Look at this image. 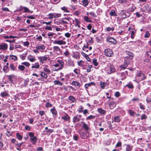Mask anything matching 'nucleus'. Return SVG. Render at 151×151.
<instances>
[{"label":"nucleus","mask_w":151,"mask_h":151,"mask_svg":"<svg viewBox=\"0 0 151 151\" xmlns=\"http://www.w3.org/2000/svg\"><path fill=\"white\" fill-rule=\"evenodd\" d=\"M105 55L107 56L111 57L113 55L112 51L110 49H106L104 51Z\"/></svg>","instance_id":"obj_1"},{"label":"nucleus","mask_w":151,"mask_h":151,"mask_svg":"<svg viewBox=\"0 0 151 151\" xmlns=\"http://www.w3.org/2000/svg\"><path fill=\"white\" fill-rule=\"evenodd\" d=\"M106 40L108 42L115 45L117 43V41L114 38L111 37H108L107 38Z\"/></svg>","instance_id":"obj_2"},{"label":"nucleus","mask_w":151,"mask_h":151,"mask_svg":"<svg viewBox=\"0 0 151 151\" xmlns=\"http://www.w3.org/2000/svg\"><path fill=\"white\" fill-rule=\"evenodd\" d=\"M130 63V62L127 60L125 59V61L123 65H122L120 66V68L121 69H125L127 68L128 65Z\"/></svg>","instance_id":"obj_3"},{"label":"nucleus","mask_w":151,"mask_h":151,"mask_svg":"<svg viewBox=\"0 0 151 151\" xmlns=\"http://www.w3.org/2000/svg\"><path fill=\"white\" fill-rule=\"evenodd\" d=\"M80 134L81 137L82 139H87L88 137H89V134L88 133H84L83 132H82L80 133Z\"/></svg>","instance_id":"obj_4"},{"label":"nucleus","mask_w":151,"mask_h":151,"mask_svg":"<svg viewBox=\"0 0 151 151\" xmlns=\"http://www.w3.org/2000/svg\"><path fill=\"white\" fill-rule=\"evenodd\" d=\"M8 48L7 45L5 43L0 45V50H6Z\"/></svg>","instance_id":"obj_5"},{"label":"nucleus","mask_w":151,"mask_h":151,"mask_svg":"<svg viewBox=\"0 0 151 151\" xmlns=\"http://www.w3.org/2000/svg\"><path fill=\"white\" fill-rule=\"evenodd\" d=\"M54 44H58L59 45H65L66 43V42L65 41H63L62 40H55L53 42Z\"/></svg>","instance_id":"obj_6"},{"label":"nucleus","mask_w":151,"mask_h":151,"mask_svg":"<svg viewBox=\"0 0 151 151\" xmlns=\"http://www.w3.org/2000/svg\"><path fill=\"white\" fill-rule=\"evenodd\" d=\"M144 8L147 11V12L151 13V7L149 5L147 4L144 6Z\"/></svg>","instance_id":"obj_7"},{"label":"nucleus","mask_w":151,"mask_h":151,"mask_svg":"<svg viewBox=\"0 0 151 151\" xmlns=\"http://www.w3.org/2000/svg\"><path fill=\"white\" fill-rule=\"evenodd\" d=\"M130 14L127 12L126 13H122L121 14V16L122 19H125L126 18L129 17L130 16Z\"/></svg>","instance_id":"obj_8"},{"label":"nucleus","mask_w":151,"mask_h":151,"mask_svg":"<svg viewBox=\"0 0 151 151\" xmlns=\"http://www.w3.org/2000/svg\"><path fill=\"white\" fill-rule=\"evenodd\" d=\"M30 140L32 142V143L33 144H35L37 142V137L36 136H34V137L30 138Z\"/></svg>","instance_id":"obj_9"},{"label":"nucleus","mask_w":151,"mask_h":151,"mask_svg":"<svg viewBox=\"0 0 151 151\" xmlns=\"http://www.w3.org/2000/svg\"><path fill=\"white\" fill-rule=\"evenodd\" d=\"M116 103L114 101H112L109 102V106L110 108L112 109L116 106Z\"/></svg>","instance_id":"obj_10"},{"label":"nucleus","mask_w":151,"mask_h":151,"mask_svg":"<svg viewBox=\"0 0 151 151\" xmlns=\"http://www.w3.org/2000/svg\"><path fill=\"white\" fill-rule=\"evenodd\" d=\"M0 96H1L2 97L5 98L7 96H9V94H8L7 92L6 91H4L1 92V93Z\"/></svg>","instance_id":"obj_11"},{"label":"nucleus","mask_w":151,"mask_h":151,"mask_svg":"<svg viewBox=\"0 0 151 151\" xmlns=\"http://www.w3.org/2000/svg\"><path fill=\"white\" fill-rule=\"evenodd\" d=\"M61 118L65 121H68L70 120V117L67 114L65 113V115L62 117Z\"/></svg>","instance_id":"obj_12"},{"label":"nucleus","mask_w":151,"mask_h":151,"mask_svg":"<svg viewBox=\"0 0 151 151\" xmlns=\"http://www.w3.org/2000/svg\"><path fill=\"white\" fill-rule=\"evenodd\" d=\"M81 122L83 124L82 127L86 131H87L89 129V128L88 125L83 122Z\"/></svg>","instance_id":"obj_13"},{"label":"nucleus","mask_w":151,"mask_h":151,"mask_svg":"<svg viewBox=\"0 0 151 151\" xmlns=\"http://www.w3.org/2000/svg\"><path fill=\"white\" fill-rule=\"evenodd\" d=\"M80 120V119L78 118V115L74 116L73 119V122L74 123L79 122Z\"/></svg>","instance_id":"obj_14"},{"label":"nucleus","mask_w":151,"mask_h":151,"mask_svg":"<svg viewBox=\"0 0 151 151\" xmlns=\"http://www.w3.org/2000/svg\"><path fill=\"white\" fill-rule=\"evenodd\" d=\"M95 83L93 82H91L90 83H86L85 85V87L86 88H88L89 87L91 86L92 85H94Z\"/></svg>","instance_id":"obj_15"},{"label":"nucleus","mask_w":151,"mask_h":151,"mask_svg":"<svg viewBox=\"0 0 151 151\" xmlns=\"http://www.w3.org/2000/svg\"><path fill=\"white\" fill-rule=\"evenodd\" d=\"M82 3V5L84 6H87L89 3V1L88 0H83Z\"/></svg>","instance_id":"obj_16"},{"label":"nucleus","mask_w":151,"mask_h":151,"mask_svg":"<svg viewBox=\"0 0 151 151\" xmlns=\"http://www.w3.org/2000/svg\"><path fill=\"white\" fill-rule=\"evenodd\" d=\"M98 112L102 114H104L106 113V111L105 110L101 108H99L98 109Z\"/></svg>","instance_id":"obj_17"},{"label":"nucleus","mask_w":151,"mask_h":151,"mask_svg":"<svg viewBox=\"0 0 151 151\" xmlns=\"http://www.w3.org/2000/svg\"><path fill=\"white\" fill-rule=\"evenodd\" d=\"M109 69L110 72L109 73V72H108L109 73H111L114 72L115 71V69L114 68V66L112 65H110L109 68Z\"/></svg>","instance_id":"obj_18"},{"label":"nucleus","mask_w":151,"mask_h":151,"mask_svg":"<svg viewBox=\"0 0 151 151\" xmlns=\"http://www.w3.org/2000/svg\"><path fill=\"white\" fill-rule=\"evenodd\" d=\"M36 48L38 50H44L45 48V47L43 45H40L39 46H36Z\"/></svg>","instance_id":"obj_19"},{"label":"nucleus","mask_w":151,"mask_h":151,"mask_svg":"<svg viewBox=\"0 0 151 151\" xmlns=\"http://www.w3.org/2000/svg\"><path fill=\"white\" fill-rule=\"evenodd\" d=\"M50 111L53 115H55V116L57 115V111H56L55 108L54 107L53 108L51 109Z\"/></svg>","instance_id":"obj_20"},{"label":"nucleus","mask_w":151,"mask_h":151,"mask_svg":"<svg viewBox=\"0 0 151 151\" xmlns=\"http://www.w3.org/2000/svg\"><path fill=\"white\" fill-rule=\"evenodd\" d=\"M109 14L111 16H116L117 15V14L114 10H112L110 12Z\"/></svg>","instance_id":"obj_21"},{"label":"nucleus","mask_w":151,"mask_h":151,"mask_svg":"<svg viewBox=\"0 0 151 151\" xmlns=\"http://www.w3.org/2000/svg\"><path fill=\"white\" fill-rule=\"evenodd\" d=\"M72 84L76 86H81V84L79 83L76 81H72Z\"/></svg>","instance_id":"obj_22"},{"label":"nucleus","mask_w":151,"mask_h":151,"mask_svg":"<svg viewBox=\"0 0 151 151\" xmlns=\"http://www.w3.org/2000/svg\"><path fill=\"white\" fill-rule=\"evenodd\" d=\"M84 20L87 22H92V21L90 20V19L87 16H85L84 18Z\"/></svg>","instance_id":"obj_23"},{"label":"nucleus","mask_w":151,"mask_h":151,"mask_svg":"<svg viewBox=\"0 0 151 151\" xmlns=\"http://www.w3.org/2000/svg\"><path fill=\"white\" fill-rule=\"evenodd\" d=\"M127 147L126 148V151H130L132 148V146H131L129 145H125Z\"/></svg>","instance_id":"obj_24"},{"label":"nucleus","mask_w":151,"mask_h":151,"mask_svg":"<svg viewBox=\"0 0 151 151\" xmlns=\"http://www.w3.org/2000/svg\"><path fill=\"white\" fill-rule=\"evenodd\" d=\"M17 138L19 140H21L22 139V136L20 135L19 133H16Z\"/></svg>","instance_id":"obj_25"},{"label":"nucleus","mask_w":151,"mask_h":151,"mask_svg":"<svg viewBox=\"0 0 151 151\" xmlns=\"http://www.w3.org/2000/svg\"><path fill=\"white\" fill-rule=\"evenodd\" d=\"M144 74L141 71H138L137 72L136 76L138 77H140L142 75H144Z\"/></svg>","instance_id":"obj_26"},{"label":"nucleus","mask_w":151,"mask_h":151,"mask_svg":"<svg viewBox=\"0 0 151 151\" xmlns=\"http://www.w3.org/2000/svg\"><path fill=\"white\" fill-rule=\"evenodd\" d=\"M54 83L55 85H58L60 86H61L63 85L62 83L60 82L59 81H54Z\"/></svg>","instance_id":"obj_27"},{"label":"nucleus","mask_w":151,"mask_h":151,"mask_svg":"<svg viewBox=\"0 0 151 151\" xmlns=\"http://www.w3.org/2000/svg\"><path fill=\"white\" fill-rule=\"evenodd\" d=\"M53 51L54 52H55V51L60 52V49L58 46H54L53 47Z\"/></svg>","instance_id":"obj_28"},{"label":"nucleus","mask_w":151,"mask_h":151,"mask_svg":"<svg viewBox=\"0 0 151 151\" xmlns=\"http://www.w3.org/2000/svg\"><path fill=\"white\" fill-rule=\"evenodd\" d=\"M9 69L8 66H4L3 68V71L5 73L8 72L9 71Z\"/></svg>","instance_id":"obj_29"},{"label":"nucleus","mask_w":151,"mask_h":151,"mask_svg":"<svg viewBox=\"0 0 151 151\" xmlns=\"http://www.w3.org/2000/svg\"><path fill=\"white\" fill-rule=\"evenodd\" d=\"M18 68L19 70L23 71L25 69V67L24 65H19L18 67Z\"/></svg>","instance_id":"obj_30"},{"label":"nucleus","mask_w":151,"mask_h":151,"mask_svg":"<svg viewBox=\"0 0 151 151\" xmlns=\"http://www.w3.org/2000/svg\"><path fill=\"white\" fill-rule=\"evenodd\" d=\"M96 117V116L91 115L86 118L87 120H90L92 119H94Z\"/></svg>","instance_id":"obj_31"},{"label":"nucleus","mask_w":151,"mask_h":151,"mask_svg":"<svg viewBox=\"0 0 151 151\" xmlns=\"http://www.w3.org/2000/svg\"><path fill=\"white\" fill-rule=\"evenodd\" d=\"M41 76L43 78H46L47 77V75L43 72H41Z\"/></svg>","instance_id":"obj_32"},{"label":"nucleus","mask_w":151,"mask_h":151,"mask_svg":"<svg viewBox=\"0 0 151 151\" xmlns=\"http://www.w3.org/2000/svg\"><path fill=\"white\" fill-rule=\"evenodd\" d=\"M69 99L72 102H74L76 100L75 98L73 97V96H70L69 98Z\"/></svg>","instance_id":"obj_33"},{"label":"nucleus","mask_w":151,"mask_h":151,"mask_svg":"<svg viewBox=\"0 0 151 151\" xmlns=\"http://www.w3.org/2000/svg\"><path fill=\"white\" fill-rule=\"evenodd\" d=\"M114 121L115 122H119L120 121L119 116H117L114 117Z\"/></svg>","instance_id":"obj_34"},{"label":"nucleus","mask_w":151,"mask_h":151,"mask_svg":"<svg viewBox=\"0 0 151 151\" xmlns=\"http://www.w3.org/2000/svg\"><path fill=\"white\" fill-rule=\"evenodd\" d=\"M97 60L96 59H94L93 60L92 63L95 66H97L98 64V63L97 62Z\"/></svg>","instance_id":"obj_35"},{"label":"nucleus","mask_w":151,"mask_h":151,"mask_svg":"<svg viewBox=\"0 0 151 151\" xmlns=\"http://www.w3.org/2000/svg\"><path fill=\"white\" fill-rule=\"evenodd\" d=\"M126 53L127 55H129V57H133V54L131 52H130L129 51H126Z\"/></svg>","instance_id":"obj_36"},{"label":"nucleus","mask_w":151,"mask_h":151,"mask_svg":"<svg viewBox=\"0 0 151 151\" xmlns=\"http://www.w3.org/2000/svg\"><path fill=\"white\" fill-rule=\"evenodd\" d=\"M40 67V65L39 64V63H36L35 64V65H33L32 67V68H38Z\"/></svg>","instance_id":"obj_37"},{"label":"nucleus","mask_w":151,"mask_h":151,"mask_svg":"<svg viewBox=\"0 0 151 151\" xmlns=\"http://www.w3.org/2000/svg\"><path fill=\"white\" fill-rule=\"evenodd\" d=\"M8 77H9L8 80L11 83H12L13 81V80L12 78H14V77H12V75H9V76H7Z\"/></svg>","instance_id":"obj_38"},{"label":"nucleus","mask_w":151,"mask_h":151,"mask_svg":"<svg viewBox=\"0 0 151 151\" xmlns=\"http://www.w3.org/2000/svg\"><path fill=\"white\" fill-rule=\"evenodd\" d=\"M48 16H49V17L47 18H48V19H52L53 18H55V15L53 14L52 13L49 14L48 15Z\"/></svg>","instance_id":"obj_39"},{"label":"nucleus","mask_w":151,"mask_h":151,"mask_svg":"<svg viewBox=\"0 0 151 151\" xmlns=\"http://www.w3.org/2000/svg\"><path fill=\"white\" fill-rule=\"evenodd\" d=\"M43 69L45 71L47 74H49L50 73V71L49 70L47 69L46 68H44Z\"/></svg>","instance_id":"obj_40"},{"label":"nucleus","mask_w":151,"mask_h":151,"mask_svg":"<svg viewBox=\"0 0 151 151\" xmlns=\"http://www.w3.org/2000/svg\"><path fill=\"white\" fill-rule=\"evenodd\" d=\"M10 68L13 70H15L16 68L14 67L13 64H11L10 65Z\"/></svg>","instance_id":"obj_41"},{"label":"nucleus","mask_w":151,"mask_h":151,"mask_svg":"<svg viewBox=\"0 0 151 151\" xmlns=\"http://www.w3.org/2000/svg\"><path fill=\"white\" fill-rule=\"evenodd\" d=\"M129 111L130 115L131 116H134V114L135 113L134 111H133L131 110H130V109L129 110Z\"/></svg>","instance_id":"obj_42"},{"label":"nucleus","mask_w":151,"mask_h":151,"mask_svg":"<svg viewBox=\"0 0 151 151\" xmlns=\"http://www.w3.org/2000/svg\"><path fill=\"white\" fill-rule=\"evenodd\" d=\"M61 9L64 11V12H69V11L67 9V8L65 6H63V7L61 8Z\"/></svg>","instance_id":"obj_43"},{"label":"nucleus","mask_w":151,"mask_h":151,"mask_svg":"<svg viewBox=\"0 0 151 151\" xmlns=\"http://www.w3.org/2000/svg\"><path fill=\"white\" fill-rule=\"evenodd\" d=\"M53 130L52 129H48L46 132L47 134L50 135V133L52 132Z\"/></svg>","instance_id":"obj_44"},{"label":"nucleus","mask_w":151,"mask_h":151,"mask_svg":"<svg viewBox=\"0 0 151 151\" xmlns=\"http://www.w3.org/2000/svg\"><path fill=\"white\" fill-rule=\"evenodd\" d=\"M22 64L25 65L26 66L28 67L30 65V64L27 62H24L22 63Z\"/></svg>","instance_id":"obj_45"},{"label":"nucleus","mask_w":151,"mask_h":151,"mask_svg":"<svg viewBox=\"0 0 151 151\" xmlns=\"http://www.w3.org/2000/svg\"><path fill=\"white\" fill-rule=\"evenodd\" d=\"M105 83L104 82H100V85L101 86V88L104 89L105 88Z\"/></svg>","instance_id":"obj_46"},{"label":"nucleus","mask_w":151,"mask_h":151,"mask_svg":"<svg viewBox=\"0 0 151 151\" xmlns=\"http://www.w3.org/2000/svg\"><path fill=\"white\" fill-rule=\"evenodd\" d=\"M65 133L67 134H70L71 133V130L69 129H65L64 130Z\"/></svg>","instance_id":"obj_47"},{"label":"nucleus","mask_w":151,"mask_h":151,"mask_svg":"<svg viewBox=\"0 0 151 151\" xmlns=\"http://www.w3.org/2000/svg\"><path fill=\"white\" fill-rule=\"evenodd\" d=\"M52 106V104H50L49 102H47L45 106L46 107L48 108L51 107Z\"/></svg>","instance_id":"obj_48"},{"label":"nucleus","mask_w":151,"mask_h":151,"mask_svg":"<svg viewBox=\"0 0 151 151\" xmlns=\"http://www.w3.org/2000/svg\"><path fill=\"white\" fill-rule=\"evenodd\" d=\"M57 62H58L59 63H60L61 65V66H63L64 64V63L63 61L62 60H57Z\"/></svg>","instance_id":"obj_49"},{"label":"nucleus","mask_w":151,"mask_h":151,"mask_svg":"<svg viewBox=\"0 0 151 151\" xmlns=\"http://www.w3.org/2000/svg\"><path fill=\"white\" fill-rule=\"evenodd\" d=\"M135 33V32L134 31H132L131 32V37L132 39H133L134 37V34Z\"/></svg>","instance_id":"obj_50"},{"label":"nucleus","mask_w":151,"mask_h":151,"mask_svg":"<svg viewBox=\"0 0 151 151\" xmlns=\"http://www.w3.org/2000/svg\"><path fill=\"white\" fill-rule=\"evenodd\" d=\"M29 81V80L28 79H27L26 80L24 81V85L25 86H26L27 85L28 82Z\"/></svg>","instance_id":"obj_51"},{"label":"nucleus","mask_w":151,"mask_h":151,"mask_svg":"<svg viewBox=\"0 0 151 151\" xmlns=\"http://www.w3.org/2000/svg\"><path fill=\"white\" fill-rule=\"evenodd\" d=\"M150 34L149 33L148 31H147L146 33V34L145 35V38L148 37L150 36Z\"/></svg>","instance_id":"obj_52"},{"label":"nucleus","mask_w":151,"mask_h":151,"mask_svg":"<svg viewBox=\"0 0 151 151\" xmlns=\"http://www.w3.org/2000/svg\"><path fill=\"white\" fill-rule=\"evenodd\" d=\"M23 9H24V12H28L30 11L29 10L27 7H23Z\"/></svg>","instance_id":"obj_53"},{"label":"nucleus","mask_w":151,"mask_h":151,"mask_svg":"<svg viewBox=\"0 0 151 151\" xmlns=\"http://www.w3.org/2000/svg\"><path fill=\"white\" fill-rule=\"evenodd\" d=\"M7 133H6V135L7 136L9 137V136H12L13 134L12 132H10L9 131H7Z\"/></svg>","instance_id":"obj_54"},{"label":"nucleus","mask_w":151,"mask_h":151,"mask_svg":"<svg viewBox=\"0 0 151 151\" xmlns=\"http://www.w3.org/2000/svg\"><path fill=\"white\" fill-rule=\"evenodd\" d=\"M65 37H66L67 38H69L70 37V35H71V34H70L68 32H67V33H66L65 34Z\"/></svg>","instance_id":"obj_55"},{"label":"nucleus","mask_w":151,"mask_h":151,"mask_svg":"<svg viewBox=\"0 0 151 151\" xmlns=\"http://www.w3.org/2000/svg\"><path fill=\"white\" fill-rule=\"evenodd\" d=\"M25 129L26 130L30 131V127L28 125H26L25 127Z\"/></svg>","instance_id":"obj_56"},{"label":"nucleus","mask_w":151,"mask_h":151,"mask_svg":"<svg viewBox=\"0 0 151 151\" xmlns=\"http://www.w3.org/2000/svg\"><path fill=\"white\" fill-rule=\"evenodd\" d=\"M75 20L76 22V24H75V26H78V24L80 23V21L78 20L77 19H75Z\"/></svg>","instance_id":"obj_57"},{"label":"nucleus","mask_w":151,"mask_h":151,"mask_svg":"<svg viewBox=\"0 0 151 151\" xmlns=\"http://www.w3.org/2000/svg\"><path fill=\"white\" fill-rule=\"evenodd\" d=\"M2 10L3 11H9L8 8L7 7H5V8L2 7Z\"/></svg>","instance_id":"obj_58"},{"label":"nucleus","mask_w":151,"mask_h":151,"mask_svg":"<svg viewBox=\"0 0 151 151\" xmlns=\"http://www.w3.org/2000/svg\"><path fill=\"white\" fill-rule=\"evenodd\" d=\"M147 116L146 115L144 114L142 115L141 117V120H142L143 119H145L147 118Z\"/></svg>","instance_id":"obj_59"},{"label":"nucleus","mask_w":151,"mask_h":151,"mask_svg":"<svg viewBox=\"0 0 151 151\" xmlns=\"http://www.w3.org/2000/svg\"><path fill=\"white\" fill-rule=\"evenodd\" d=\"M73 139L76 141H78V136L76 135H74L73 136Z\"/></svg>","instance_id":"obj_60"},{"label":"nucleus","mask_w":151,"mask_h":151,"mask_svg":"<svg viewBox=\"0 0 151 151\" xmlns=\"http://www.w3.org/2000/svg\"><path fill=\"white\" fill-rule=\"evenodd\" d=\"M29 135L31 138H32L34 137V133L32 132H29Z\"/></svg>","instance_id":"obj_61"},{"label":"nucleus","mask_w":151,"mask_h":151,"mask_svg":"<svg viewBox=\"0 0 151 151\" xmlns=\"http://www.w3.org/2000/svg\"><path fill=\"white\" fill-rule=\"evenodd\" d=\"M14 45L13 44H10L9 50H12L14 49Z\"/></svg>","instance_id":"obj_62"},{"label":"nucleus","mask_w":151,"mask_h":151,"mask_svg":"<svg viewBox=\"0 0 151 151\" xmlns=\"http://www.w3.org/2000/svg\"><path fill=\"white\" fill-rule=\"evenodd\" d=\"M146 53H147V55L150 56V57L151 58V50L149 52H147Z\"/></svg>","instance_id":"obj_63"},{"label":"nucleus","mask_w":151,"mask_h":151,"mask_svg":"<svg viewBox=\"0 0 151 151\" xmlns=\"http://www.w3.org/2000/svg\"><path fill=\"white\" fill-rule=\"evenodd\" d=\"M61 14L60 13L56 14L55 15V18H58V17H60L61 16Z\"/></svg>","instance_id":"obj_64"}]
</instances>
